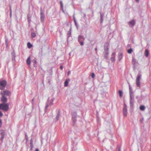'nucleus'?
<instances>
[{"instance_id":"nucleus-1","label":"nucleus","mask_w":151,"mask_h":151,"mask_svg":"<svg viewBox=\"0 0 151 151\" xmlns=\"http://www.w3.org/2000/svg\"><path fill=\"white\" fill-rule=\"evenodd\" d=\"M129 91L130 95V104L131 108L133 109L134 103V96L133 95V93L132 92V89L129 83Z\"/></svg>"},{"instance_id":"nucleus-2","label":"nucleus","mask_w":151,"mask_h":151,"mask_svg":"<svg viewBox=\"0 0 151 151\" xmlns=\"http://www.w3.org/2000/svg\"><path fill=\"white\" fill-rule=\"evenodd\" d=\"M109 41H107L104 45V58L106 59L108 58V55L109 54Z\"/></svg>"},{"instance_id":"nucleus-3","label":"nucleus","mask_w":151,"mask_h":151,"mask_svg":"<svg viewBox=\"0 0 151 151\" xmlns=\"http://www.w3.org/2000/svg\"><path fill=\"white\" fill-rule=\"evenodd\" d=\"M77 115V113L76 111L73 112L71 113L72 125L73 127H75L76 126Z\"/></svg>"},{"instance_id":"nucleus-4","label":"nucleus","mask_w":151,"mask_h":151,"mask_svg":"<svg viewBox=\"0 0 151 151\" xmlns=\"http://www.w3.org/2000/svg\"><path fill=\"white\" fill-rule=\"evenodd\" d=\"M9 109V105L4 103L0 104V109H1L4 111H6Z\"/></svg>"},{"instance_id":"nucleus-5","label":"nucleus","mask_w":151,"mask_h":151,"mask_svg":"<svg viewBox=\"0 0 151 151\" xmlns=\"http://www.w3.org/2000/svg\"><path fill=\"white\" fill-rule=\"evenodd\" d=\"M7 84V82L5 80L0 81V89L4 90Z\"/></svg>"},{"instance_id":"nucleus-6","label":"nucleus","mask_w":151,"mask_h":151,"mask_svg":"<svg viewBox=\"0 0 151 151\" xmlns=\"http://www.w3.org/2000/svg\"><path fill=\"white\" fill-rule=\"evenodd\" d=\"M0 94L1 95H3L4 96H10L11 95V92L9 90H4L3 91H1L0 93Z\"/></svg>"},{"instance_id":"nucleus-7","label":"nucleus","mask_w":151,"mask_h":151,"mask_svg":"<svg viewBox=\"0 0 151 151\" xmlns=\"http://www.w3.org/2000/svg\"><path fill=\"white\" fill-rule=\"evenodd\" d=\"M141 75L140 74H138L136 79V83L137 87L140 88V80L141 78Z\"/></svg>"},{"instance_id":"nucleus-8","label":"nucleus","mask_w":151,"mask_h":151,"mask_svg":"<svg viewBox=\"0 0 151 151\" xmlns=\"http://www.w3.org/2000/svg\"><path fill=\"white\" fill-rule=\"evenodd\" d=\"M5 130L3 129L0 130V134L1 135V137L0 138V140L2 142L3 139L5 137V136L6 134Z\"/></svg>"},{"instance_id":"nucleus-9","label":"nucleus","mask_w":151,"mask_h":151,"mask_svg":"<svg viewBox=\"0 0 151 151\" xmlns=\"http://www.w3.org/2000/svg\"><path fill=\"white\" fill-rule=\"evenodd\" d=\"M40 12L41 21V22H43L44 21L45 16L42 7H41L40 8Z\"/></svg>"},{"instance_id":"nucleus-10","label":"nucleus","mask_w":151,"mask_h":151,"mask_svg":"<svg viewBox=\"0 0 151 151\" xmlns=\"http://www.w3.org/2000/svg\"><path fill=\"white\" fill-rule=\"evenodd\" d=\"M124 107L123 108V114L124 117H126L127 115V105L124 103Z\"/></svg>"},{"instance_id":"nucleus-11","label":"nucleus","mask_w":151,"mask_h":151,"mask_svg":"<svg viewBox=\"0 0 151 151\" xmlns=\"http://www.w3.org/2000/svg\"><path fill=\"white\" fill-rule=\"evenodd\" d=\"M11 55L12 56V61L14 63L15 61V58L16 57L14 50H13V52H12Z\"/></svg>"},{"instance_id":"nucleus-12","label":"nucleus","mask_w":151,"mask_h":151,"mask_svg":"<svg viewBox=\"0 0 151 151\" xmlns=\"http://www.w3.org/2000/svg\"><path fill=\"white\" fill-rule=\"evenodd\" d=\"M1 100L3 103H5L7 102V99L5 96L1 95Z\"/></svg>"},{"instance_id":"nucleus-13","label":"nucleus","mask_w":151,"mask_h":151,"mask_svg":"<svg viewBox=\"0 0 151 151\" xmlns=\"http://www.w3.org/2000/svg\"><path fill=\"white\" fill-rule=\"evenodd\" d=\"M116 53L115 52H113L111 55L112 57L111 58V60L112 62H114L115 60V57Z\"/></svg>"},{"instance_id":"nucleus-14","label":"nucleus","mask_w":151,"mask_h":151,"mask_svg":"<svg viewBox=\"0 0 151 151\" xmlns=\"http://www.w3.org/2000/svg\"><path fill=\"white\" fill-rule=\"evenodd\" d=\"M60 110L59 109L58 111V113L57 115L55 117V120H56V122L59 119V116L60 115Z\"/></svg>"},{"instance_id":"nucleus-15","label":"nucleus","mask_w":151,"mask_h":151,"mask_svg":"<svg viewBox=\"0 0 151 151\" xmlns=\"http://www.w3.org/2000/svg\"><path fill=\"white\" fill-rule=\"evenodd\" d=\"M128 24L129 25L134 26L135 24V22L134 20L133 19L130 21L128 22Z\"/></svg>"},{"instance_id":"nucleus-16","label":"nucleus","mask_w":151,"mask_h":151,"mask_svg":"<svg viewBox=\"0 0 151 151\" xmlns=\"http://www.w3.org/2000/svg\"><path fill=\"white\" fill-rule=\"evenodd\" d=\"M30 57V56L28 57L26 60L27 64L28 65H30L31 64V59Z\"/></svg>"},{"instance_id":"nucleus-17","label":"nucleus","mask_w":151,"mask_h":151,"mask_svg":"<svg viewBox=\"0 0 151 151\" xmlns=\"http://www.w3.org/2000/svg\"><path fill=\"white\" fill-rule=\"evenodd\" d=\"M136 62H137V61H136V60L133 58L132 60V64L133 65H134V69H135V64H136Z\"/></svg>"},{"instance_id":"nucleus-18","label":"nucleus","mask_w":151,"mask_h":151,"mask_svg":"<svg viewBox=\"0 0 151 151\" xmlns=\"http://www.w3.org/2000/svg\"><path fill=\"white\" fill-rule=\"evenodd\" d=\"M49 98H48V99L47 100V102L46 103V106H45V112L47 111V109L48 108V107L49 106Z\"/></svg>"},{"instance_id":"nucleus-19","label":"nucleus","mask_w":151,"mask_h":151,"mask_svg":"<svg viewBox=\"0 0 151 151\" xmlns=\"http://www.w3.org/2000/svg\"><path fill=\"white\" fill-rule=\"evenodd\" d=\"M32 62L33 63V66L34 67H37V62L35 59H33Z\"/></svg>"},{"instance_id":"nucleus-20","label":"nucleus","mask_w":151,"mask_h":151,"mask_svg":"<svg viewBox=\"0 0 151 151\" xmlns=\"http://www.w3.org/2000/svg\"><path fill=\"white\" fill-rule=\"evenodd\" d=\"M70 81V79H68L65 80L64 82V86L66 87L68 86L69 82Z\"/></svg>"},{"instance_id":"nucleus-21","label":"nucleus","mask_w":151,"mask_h":151,"mask_svg":"<svg viewBox=\"0 0 151 151\" xmlns=\"http://www.w3.org/2000/svg\"><path fill=\"white\" fill-rule=\"evenodd\" d=\"M145 56L146 57H147L149 55V52L147 49H146L145 52Z\"/></svg>"},{"instance_id":"nucleus-22","label":"nucleus","mask_w":151,"mask_h":151,"mask_svg":"<svg viewBox=\"0 0 151 151\" xmlns=\"http://www.w3.org/2000/svg\"><path fill=\"white\" fill-rule=\"evenodd\" d=\"M123 57V54L122 53H121L118 55V60L120 61L122 59Z\"/></svg>"},{"instance_id":"nucleus-23","label":"nucleus","mask_w":151,"mask_h":151,"mask_svg":"<svg viewBox=\"0 0 151 151\" xmlns=\"http://www.w3.org/2000/svg\"><path fill=\"white\" fill-rule=\"evenodd\" d=\"M145 109V107L143 105H141L139 107V109L140 110L143 111Z\"/></svg>"},{"instance_id":"nucleus-24","label":"nucleus","mask_w":151,"mask_h":151,"mask_svg":"<svg viewBox=\"0 0 151 151\" xmlns=\"http://www.w3.org/2000/svg\"><path fill=\"white\" fill-rule=\"evenodd\" d=\"M35 98H34L32 100V109H33L35 104Z\"/></svg>"},{"instance_id":"nucleus-25","label":"nucleus","mask_w":151,"mask_h":151,"mask_svg":"<svg viewBox=\"0 0 151 151\" xmlns=\"http://www.w3.org/2000/svg\"><path fill=\"white\" fill-rule=\"evenodd\" d=\"M104 16V14L103 13H100V20L101 23H102L103 19V16Z\"/></svg>"},{"instance_id":"nucleus-26","label":"nucleus","mask_w":151,"mask_h":151,"mask_svg":"<svg viewBox=\"0 0 151 151\" xmlns=\"http://www.w3.org/2000/svg\"><path fill=\"white\" fill-rule=\"evenodd\" d=\"M71 28H70L69 31L68 32V33H67V37L68 38L70 37H71Z\"/></svg>"},{"instance_id":"nucleus-27","label":"nucleus","mask_w":151,"mask_h":151,"mask_svg":"<svg viewBox=\"0 0 151 151\" xmlns=\"http://www.w3.org/2000/svg\"><path fill=\"white\" fill-rule=\"evenodd\" d=\"M60 7L62 11L64 12L63 8V4L62 1H61L60 2Z\"/></svg>"},{"instance_id":"nucleus-28","label":"nucleus","mask_w":151,"mask_h":151,"mask_svg":"<svg viewBox=\"0 0 151 151\" xmlns=\"http://www.w3.org/2000/svg\"><path fill=\"white\" fill-rule=\"evenodd\" d=\"M54 100V98L51 99L50 101V103L49 102V105H52L53 104V102Z\"/></svg>"},{"instance_id":"nucleus-29","label":"nucleus","mask_w":151,"mask_h":151,"mask_svg":"<svg viewBox=\"0 0 151 151\" xmlns=\"http://www.w3.org/2000/svg\"><path fill=\"white\" fill-rule=\"evenodd\" d=\"M32 45L30 42H28L27 43V46L29 48H30L32 46Z\"/></svg>"},{"instance_id":"nucleus-30","label":"nucleus","mask_w":151,"mask_h":151,"mask_svg":"<svg viewBox=\"0 0 151 151\" xmlns=\"http://www.w3.org/2000/svg\"><path fill=\"white\" fill-rule=\"evenodd\" d=\"M119 94L120 97H122L123 96V92L122 91L119 90Z\"/></svg>"},{"instance_id":"nucleus-31","label":"nucleus","mask_w":151,"mask_h":151,"mask_svg":"<svg viewBox=\"0 0 151 151\" xmlns=\"http://www.w3.org/2000/svg\"><path fill=\"white\" fill-rule=\"evenodd\" d=\"M81 38H78V41L79 42L81 46H83V41H81L80 39Z\"/></svg>"},{"instance_id":"nucleus-32","label":"nucleus","mask_w":151,"mask_h":151,"mask_svg":"<svg viewBox=\"0 0 151 151\" xmlns=\"http://www.w3.org/2000/svg\"><path fill=\"white\" fill-rule=\"evenodd\" d=\"M27 19L28 22L29 23L31 21V18L30 15L29 14L27 15Z\"/></svg>"},{"instance_id":"nucleus-33","label":"nucleus","mask_w":151,"mask_h":151,"mask_svg":"<svg viewBox=\"0 0 151 151\" xmlns=\"http://www.w3.org/2000/svg\"><path fill=\"white\" fill-rule=\"evenodd\" d=\"M133 51V50L132 48H130L129 49H128L127 50V52L128 53L131 54L132 53Z\"/></svg>"},{"instance_id":"nucleus-34","label":"nucleus","mask_w":151,"mask_h":151,"mask_svg":"<svg viewBox=\"0 0 151 151\" xmlns=\"http://www.w3.org/2000/svg\"><path fill=\"white\" fill-rule=\"evenodd\" d=\"M8 40L7 38H6V39H5V44L6 45V48L7 47H8Z\"/></svg>"},{"instance_id":"nucleus-35","label":"nucleus","mask_w":151,"mask_h":151,"mask_svg":"<svg viewBox=\"0 0 151 151\" xmlns=\"http://www.w3.org/2000/svg\"><path fill=\"white\" fill-rule=\"evenodd\" d=\"M36 35V34L34 32L32 33L31 35V37H35Z\"/></svg>"},{"instance_id":"nucleus-36","label":"nucleus","mask_w":151,"mask_h":151,"mask_svg":"<svg viewBox=\"0 0 151 151\" xmlns=\"http://www.w3.org/2000/svg\"><path fill=\"white\" fill-rule=\"evenodd\" d=\"M25 139L26 140V142H27L28 140V137L26 133L25 134Z\"/></svg>"},{"instance_id":"nucleus-37","label":"nucleus","mask_w":151,"mask_h":151,"mask_svg":"<svg viewBox=\"0 0 151 151\" xmlns=\"http://www.w3.org/2000/svg\"><path fill=\"white\" fill-rule=\"evenodd\" d=\"M91 77L92 78H94L95 77V75L94 73H92L91 75Z\"/></svg>"},{"instance_id":"nucleus-38","label":"nucleus","mask_w":151,"mask_h":151,"mask_svg":"<svg viewBox=\"0 0 151 151\" xmlns=\"http://www.w3.org/2000/svg\"><path fill=\"white\" fill-rule=\"evenodd\" d=\"M2 121L1 120V119H0V127L2 126Z\"/></svg>"},{"instance_id":"nucleus-39","label":"nucleus","mask_w":151,"mask_h":151,"mask_svg":"<svg viewBox=\"0 0 151 151\" xmlns=\"http://www.w3.org/2000/svg\"><path fill=\"white\" fill-rule=\"evenodd\" d=\"M144 119L143 118H142L141 119H140V122L141 123H142V122L144 121Z\"/></svg>"},{"instance_id":"nucleus-40","label":"nucleus","mask_w":151,"mask_h":151,"mask_svg":"<svg viewBox=\"0 0 151 151\" xmlns=\"http://www.w3.org/2000/svg\"><path fill=\"white\" fill-rule=\"evenodd\" d=\"M33 140L32 138H31L30 140V144H33Z\"/></svg>"},{"instance_id":"nucleus-41","label":"nucleus","mask_w":151,"mask_h":151,"mask_svg":"<svg viewBox=\"0 0 151 151\" xmlns=\"http://www.w3.org/2000/svg\"><path fill=\"white\" fill-rule=\"evenodd\" d=\"M30 147H32V148H33L34 147L33 144H30Z\"/></svg>"},{"instance_id":"nucleus-42","label":"nucleus","mask_w":151,"mask_h":151,"mask_svg":"<svg viewBox=\"0 0 151 151\" xmlns=\"http://www.w3.org/2000/svg\"><path fill=\"white\" fill-rule=\"evenodd\" d=\"M117 148L118 149V151H121V148L119 146H117Z\"/></svg>"},{"instance_id":"nucleus-43","label":"nucleus","mask_w":151,"mask_h":151,"mask_svg":"<svg viewBox=\"0 0 151 151\" xmlns=\"http://www.w3.org/2000/svg\"><path fill=\"white\" fill-rule=\"evenodd\" d=\"M127 48H131V45H130V44H128L127 45Z\"/></svg>"},{"instance_id":"nucleus-44","label":"nucleus","mask_w":151,"mask_h":151,"mask_svg":"<svg viewBox=\"0 0 151 151\" xmlns=\"http://www.w3.org/2000/svg\"><path fill=\"white\" fill-rule=\"evenodd\" d=\"M3 116V114L2 112L0 111V117H2Z\"/></svg>"},{"instance_id":"nucleus-45","label":"nucleus","mask_w":151,"mask_h":151,"mask_svg":"<svg viewBox=\"0 0 151 151\" xmlns=\"http://www.w3.org/2000/svg\"><path fill=\"white\" fill-rule=\"evenodd\" d=\"M50 75H52V69L51 68L50 70Z\"/></svg>"},{"instance_id":"nucleus-46","label":"nucleus","mask_w":151,"mask_h":151,"mask_svg":"<svg viewBox=\"0 0 151 151\" xmlns=\"http://www.w3.org/2000/svg\"><path fill=\"white\" fill-rule=\"evenodd\" d=\"M60 69L61 70H62L63 69V66L62 65H61L60 66Z\"/></svg>"},{"instance_id":"nucleus-47","label":"nucleus","mask_w":151,"mask_h":151,"mask_svg":"<svg viewBox=\"0 0 151 151\" xmlns=\"http://www.w3.org/2000/svg\"><path fill=\"white\" fill-rule=\"evenodd\" d=\"M70 70L68 71L67 73L68 75H70Z\"/></svg>"},{"instance_id":"nucleus-48","label":"nucleus","mask_w":151,"mask_h":151,"mask_svg":"<svg viewBox=\"0 0 151 151\" xmlns=\"http://www.w3.org/2000/svg\"><path fill=\"white\" fill-rule=\"evenodd\" d=\"M9 6H10V12H12L11 6V5H10Z\"/></svg>"},{"instance_id":"nucleus-49","label":"nucleus","mask_w":151,"mask_h":151,"mask_svg":"<svg viewBox=\"0 0 151 151\" xmlns=\"http://www.w3.org/2000/svg\"><path fill=\"white\" fill-rule=\"evenodd\" d=\"M10 17H11L12 16V12H10Z\"/></svg>"},{"instance_id":"nucleus-50","label":"nucleus","mask_w":151,"mask_h":151,"mask_svg":"<svg viewBox=\"0 0 151 151\" xmlns=\"http://www.w3.org/2000/svg\"><path fill=\"white\" fill-rule=\"evenodd\" d=\"M74 23H75V25L77 27H78V25H77V22H75Z\"/></svg>"},{"instance_id":"nucleus-51","label":"nucleus","mask_w":151,"mask_h":151,"mask_svg":"<svg viewBox=\"0 0 151 151\" xmlns=\"http://www.w3.org/2000/svg\"><path fill=\"white\" fill-rule=\"evenodd\" d=\"M74 23L76 22V19L74 17Z\"/></svg>"},{"instance_id":"nucleus-52","label":"nucleus","mask_w":151,"mask_h":151,"mask_svg":"<svg viewBox=\"0 0 151 151\" xmlns=\"http://www.w3.org/2000/svg\"><path fill=\"white\" fill-rule=\"evenodd\" d=\"M35 151H39V149H38V148L36 149L35 150Z\"/></svg>"},{"instance_id":"nucleus-53","label":"nucleus","mask_w":151,"mask_h":151,"mask_svg":"<svg viewBox=\"0 0 151 151\" xmlns=\"http://www.w3.org/2000/svg\"><path fill=\"white\" fill-rule=\"evenodd\" d=\"M33 150V148H32V147H31L30 149V151H32Z\"/></svg>"},{"instance_id":"nucleus-54","label":"nucleus","mask_w":151,"mask_h":151,"mask_svg":"<svg viewBox=\"0 0 151 151\" xmlns=\"http://www.w3.org/2000/svg\"><path fill=\"white\" fill-rule=\"evenodd\" d=\"M97 47H96V48H95V51H97Z\"/></svg>"},{"instance_id":"nucleus-55","label":"nucleus","mask_w":151,"mask_h":151,"mask_svg":"<svg viewBox=\"0 0 151 151\" xmlns=\"http://www.w3.org/2000/svg\"><path fill=\"white\" fill-rule=\"evenodd\" d=\"M78 38H82V37H81V35H79L78 36Z\"/></svg>"},{"instance_id":"nucleus-56","label":"nucleus","mask_w":151,"mask_h":151,"mask_svg":"<svg viewBox=\"0 0 151 151\" xmlns=\"http://www.w3.org/2000/svg\"><path fill=\"white\" fill-rule=\"evenodd\" d=\"M139 96H137L136 97V99H138Z\"/></svg>"},{"instance_id":"nucleus-57","label":"nucleus","mask_w":151,"mask_h":151,"mask_svg":"<svg viewBox=\"0 0 151 151\" xmlns=\"http://www.w3.org/2000/svg\"><path fill=\"white\" fill-rule=\"evenodd\" d=\"M137 2H138L139 0H136Z\"/></svg>"},{"instance_id":"nucleus-58","label":"nucleus","mask_w":151,"mask_h":151,"mask_svg":"<svg viewBox=\"0 0 151 151\" xmlns=\"http://www.w3.org/2000/svg\"><path fill=\"white\" fill-rule=\"evenodd\" d=\"M68 38H67V41H68Z\"/></svg>"}]
</instances>
